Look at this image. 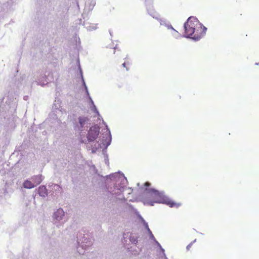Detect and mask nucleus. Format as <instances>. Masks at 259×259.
Wrapping results in <instances>:
<instances>
[{
	"label": "nucleus",
	"instance_id": "obj_1",
	"mask_svg": "<svg viewBox=\"0 0 259 259\" xmlns=\"http://www.w3.org/2000/svg\"><path fill=\"white\" fill-rule=\"evenodd\" d=\"M185 34L187 37L199 40L205 34L206 28L195 18L189 17L184 24Z\"/></svg>",
	"mask_w": 259,
	"mask_h": 259
},
{
	"label": "nucleus",
	"instance_id": "obj_2",
	"mask_svg": "<svg viewBox=\"0 0 259 259\" xmlns=\"http://www.w3.org/2000/svg\"><path fill=\"white\" fill-rule=\"evenodd\" d=\"M150 197L154 199L153 202L164 203L168 205L170 207H178L181 205V203L174 202V201L165 198L162 193L154 189H147Z\"/></svg>",
	"mask_w": 259,
	"mask_h": 259
},
{
	"label": "nucleus",
	"instance_id": "obj_3",
	"mask_svg": "<svg viewBox=\"0 0 259 259\" xmlns=\"http://www.w3.org/2000/svg\"><path fill=\"white\" fill-rule=\"evenodd\" d=\"M99 134V128L96 126H92L88 133L87 138L89 142H92L95 140Z\"/></svg>",
	"mask_w": 259,
	"mask_h": 259
},
{
	"label": "nucleus",
	"instance_id": "obj_4",
	"mask_svg": "<svg viewBox=\"0 0 259 259\" xmlns=\"http://www.w3.org/2000/svg\"><path fill=\"white\" fill-rule=\"evenodd\" d=\"M35 178L39 179V180L36 183V184H34L33 182H32L29 180H26L23 183V187L25 188L31 189V188H33L36 187L37 185H39L41 183V181L40 177H36Z\"/></svg>",
	"mask_w": 259,
	"mask_h": 259
},
{
	"label": "nucleus",
	"instance_id": "obj_5",
	"mask_svg": "<svg viewBox=\"0 0 259 259\" xmlns=\"http://www.w3.org/2000/svg\"><path fill=\"white\" fill-rule=\"evenodd\" d=\"M64 215V211L62 209H58L54 214V217L57 220H60L62 218Z\"/></svg>",
	"mask_w": 259,
	"mask_h": 259
},
{
	"label": "nucleus",
	"instance_id": "obj_6",
	"mask_svg": "<svg viewBox=\"0 0 259 259\" xmlns=\"http://www.w3.org/2000/svg\"><path fill=\"white\" fill-rule=\"evenodd\" d=\"M38 192L40 196L43 197L47 195V190L45 186H40L38 188Z\"/></svg>",
	"mask_w": 259,
	"mask_h": 259
},
{
	"label": "nucleus",
	"instance_id": "obj_7",
	"mask_svg": "<svg viewBox=\"0 0 259 259\" xmlns=\"http://www.w3.org/2000/svg\"><path fill=\"white\" fill-rule=\"evenodd\" d=\"M88 119L87 117H79L78 118L79 123L80 124V127L82 128L84 125L87 122Z\"/></svg>",
	"mask_w": 259,
	"mask_h": 259
},
{
	"label": "nucleus",
	"instance_id": "obj_8",
	"mask_svg": "<svg viewBox=\"0 0 259 259\" xmlns=\"http://www.w3.org/2000/svg\"><path fill=\"white\" fill-rule=\"evenodd\" d=\"M36 177H39V176H36ZM35 177H36V176H34V177H33L32 178L33 181L34 182L33 183H34V184H36V183L39 180L38 179H36Z\"/></svg>",
	"mask_w": 259,
	"mask_h": 259
},
{
	"label": "nucleus",
	"instance_id": "obj_9",
	"mask_svg": "<svg viewBox=\"0 0 259 259\" xmlns=\"http://www.w3.org/2000/svg\"><path fill=\"white\" fill-rule=\"evenodd\" d=\"M145 186L149 187L150 186V183L149 182H146L144 184Z\"/></svg>",
	"mask_w": 259,
	"mask_h": 259
},
{
	"label": "nucleus",
	"instance_id": "obj_10",
	"mask_svg": "<svg viewBox=\"0 0 259 259\" xmlns=\"http://www.w3.org/2000/svg\"><path fill=\"white\" fill-rule=\"evenodd\" d=\"M122 66L124 67H126V70H128V68L126 67V63L125 62L123 63L122 64Z\"/></svg>",
	"mask_w": 259,
	"mask_h": 259
},
{
	"label": "nucleus",
	"instance_id": "obj_11",
	"mask_svg": "<svg viewBox=\"0 0 259 259\" xmlns=\"http://www.w3.org/2000/svg\"><path fill=\"white\" fill-rule=\"evenodd\" d=\"M132 242L134 243L135 244H136L138 242L137 240V239H134L133 240V241H132Z\"/></svg>",
	"mask_w": 259,
	"mask_h": 259
},
{
	"label": "nucleus",
	"instance_id": "obj_12",
	"mask_svg": "<svg viewBox=\"0 0 259 259\" xmlns=\"http://www.w3.org/2000/svg\"><path fill=\"white\" fill-rule=\"evenodd\" d=\"M148 230L150 232V234L152 236V237H153V235L152 234V233H151V231L150 230V229L149 228H148Z\"/></svg>",
	"mask_w": 259,
	"mask_h": 259
},
{
	"label": "nucleus",
	"instance_id": "obj_13",
	"mask_svg": "<svg viewBox=\"0 0 259 259\" xmlns=\"http://www.w3.org/2000/svg\"><path fill=\"white\" fill-rule=\"evenodd\" d=\"M190 245L187 246V248L188 249L190 248Z\"/></svg>",
	"mask_w": 259,
	"mask_h": 259
},
{
	"label": "nucleus",
	"instance_id": "obj_14",
	"mask_svg": "<svg viewBox=\"0 0 259 259\" xmlns=\"http://www.w3.org/2000/svg\"><path fill=\"white\" fill-rule=\"evenodd\" d=\"M190 245L187 246V248L188 249L190 248Z\"/></svg>",
	"mask_w": 259,
	"mask_h": 259
}]
</instances>
